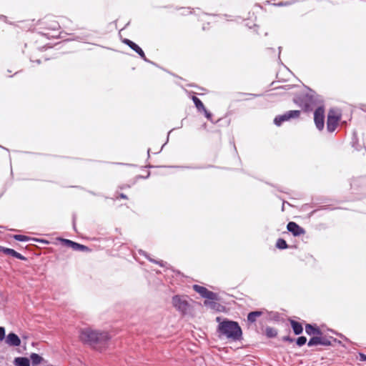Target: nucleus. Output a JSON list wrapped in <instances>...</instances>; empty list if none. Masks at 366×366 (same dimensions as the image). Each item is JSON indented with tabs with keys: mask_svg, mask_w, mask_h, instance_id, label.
<instances>
[{
	"mask_svg": "<svg viewBox=\"0 0 366 366\" xmlns=\"http://www.w3.org/2000/svg\"><path fill=\"white\" fill-rule=\"evenodd\" d=\"M79 338L83 343L87 344L94 350L102 352L107 349L111 335L107 331L86 327L80 330Z\"/></svg>",
	"mask_w": 366,
	"mask_h": 366,
	"instance_id": "nucleus-1",
	"label": "nucleus"
},
{
	"mask_svg": "<svg viewBox=\"0 0 366 366\" xmlns=\"http://www.w3.org/2000/svg\"><path fill=\"white\" fill-rule=\"evenodd\" d=\"M216 320L219 322L217 331L220 337L224 336L233 341L240 339L242 332L237 322L226 320L221 321L219 317Z\"/></svg>",
	"mask_w": 366,
	"mask_h": 366,
	"instance_id": "nucleus-2",
	"label": "nucleus"
},
{
	"mask_svg": "<svg viewBox=\"0 0 366 366\" xmlns=\"http://www.w3.org/2000/svg\"><path fill=\"white\" fill-rule=\"evenodd\" d=\"M172 306L182 314H185L189 307L188 301L185 297L175 295L172 299Z\"/></svg>",
	"mask_w": 366,
	"mask_h": 366,
	"instance_id": "nucleus-3",
	"label": "nucleus"
},
{
	"mask_svg": "<svg viewBox=\"0 0 366 366\" xmlns=\"http://www.w3.org/2000/svg\"><path fill=\"white\" fill-rule=\"evenodd\" d=\"M341 114L338 110L330 109L327 116V127L329 132H334L340 120Z\"/></svg>",
	"mask_w": 366,
	"mask_h": 366,
	"instance_id": "nucleus-4",
	"label": "nucleus"
},
{
	"mask_svg": "<svg viewBox=\"0 0 366 366\" xmlns=\"http://www.w3.org/2000/svg\"><path fill=\"white\" fill-rule=\"evenodd\" d=\"M300 112L298 110H292L286 112L285 114L275 117L274 122L277 126H280L283 122L288 121L291 119L298 118Z\"/></svg>",
	"mask_w": 366,
	"mask_h": 366,
	"instance_id": "nucleus-5",
	"label": "nucleus"
},
{
	"mask_svg": "<svg viewBox=\"0 0 366 366\" xmlns=\"http://www.w3.org/2000/svg\"><path fill=\"white\" fill-rule=\"evenodd\" d=\"M314 120L317 128L322 130L325 126V111L322 107H319L315 110Z\"/></svg>",
	"mask_w": 366,
	"mask_h": 366,
	"instance_id": "nucleus-6",
	"label": "nucleus"
},
{
	"mask_svg": "<svg viewBox=\"0 0 366 366\" xmlns=\"http://www.w3.org/2000/svg\"><path fill=\"white\" fill-rule=\"evenodd\" d=\"M193 289L198 292L199 295H201L203 297L209 299V300H214L215 299V294L212 292L209 291L207 289H206L204 287L199 286V285H194Z\"/></svg>",
	"mask_w": 366,
	"mask_h": 366,
	"instance_id": "nucleus-7",
	"label": "nucleus"
},
{
	"mask_svg": "<svg viewBox=\"0 0 366 366\" xmlns=\"http://www.w3.org/2000/svg\"><path fill=\"white\" fill-rule=\"evenodd\" d=\"M287 229L295 236H299L305 234V230L295 222H290L287 224Z\"/></svg>",
	"mask_w": 366,
	"mask_h": 366,
	"instance_id": "nucleus-8",
	"label": "nucleus"
},
{
	"mask_svg": "<svg viewBox=\"0 0 366 366\" xmlns=\"http://www.w3.org/2000/svg\"><path fill=\"white\" fill-rule=\"evenodd\" d=\"M61 241L74 250L88 251V248L86 246L76 243L69 239H61Z\"/></svg>",
	"mask_w": 366,
	"mask_h": 366,
	"instance_id": "nucleus-9",
	"label": "nucleus"
},
{
	"mask_svg": "<svg viewBox=\"0 0 366 366\" xmlns=\"http://www.w3.org/2000/svg\"><path fill=\"white\" fill-rule=\"evenodd\" d=\"M6 343L9 346H19L21 340L14 333H9L6 337Z\"/></svg>",
	"mask_w": 366,
	"mask_h": 366,
	"instance_id": "nucleus-10",
	"label": "nucleus"
},
{
	"mask_svg": "<svg viewBox=\"0 0 366 366\" xmlns=\"http://www.w3.org/2000/svg\"><path fill=\"white\" fill-rule=\"evenodd\" d=\"M16 366H30V361L27 357H16L14 360Z\"/></svg>",
	"mask_w": 366,
	"mask_h": 366,
	"instance_id": "nucleus-11",
	"label": "nucleus"
},
{
	"mask_svg": "<svg viewBox=\"0 0 366 366\" xmlns=\"http://www.w3.org/2000/svg\"><path fill=\"white\" fill-rule=\"evenodd\" d=\"M0 249L2 250L5 254L11 255L19 259H24V257L21 254L18 253L17 252L12 249L0 247Z\"/></svg>",
	"mask_w": 366,
	"mask_h": 366,
	"instance_id": "nucleus-12",
	"label": "nucleus"
},
{
	"mask_svg": "<svg viewBox=\"0 0 366 366\" xmlns=\"http://www.w3.org/2000/svg\"><path fill=\"white\" fill-rule=\"evenodd\" d=\"M291 325H292V330H293L294 332L296 335H300V333H302V327L301 324H300L297 322H295V321L292 320V321H291Z\"/></svg>",
	"mask_w": 366,
	"mask_h": 366,
	"instance_id": "nucleus-13",
	"label": "nucleus"
},
{
	"mask_svg": "<svg viewBox=\"0 0 366 366\" xmlns=\"http://www.w3.org/2000/svg\"><path fill=\"white\" fill-rule=\"evenodd\" d=\"M305 331L306 332L311 335H320V331L319 329L314 327L311 325H307L305 327Z\"/></svg>",
	"mask_w": 366,
	"mask_h": 366,
	"instance_id": "nucleus-14",
	"label": "nucleus"
},
{
	"mask_svg": "<svg viewBox=\"0 0 366 366\" xmlns=\"http://www.w3.org/2000/svg\"><path fill=\"white\" fill-rule=\"evenodd\" d=\"M32 364L34 365L40 364L43 361V358L36 353H32L30 355Z\"/></svg>",
	"mask_w": 366,
	"mask_h": 366,
	"instance_id": "nucleus-15",
	"label": "nucleus"
},
{
	"mask_svg": "<svg viewBox=\"0 0 366 366\" xmlns=\"http://www.w3.org/2000/svg\"><path fill=\"white\" fill-rule=\"evenodd\" d=\"M261 315H262V312H259V311L249 312L247 316V320H248V321L253 322L256 320V318L257 317H259Z\"/></svg>",
	"mask_w": 366,
	"mask_h": 366,
	"instance_id": "nucleus-16",
	"label": "nucleus"
},
{
	"mask_svg": "<svg viewBox=\"0 0 366 366\" xmlns=\"http://www.w3.org/2000/svg\"><path fill=\"white\" fill-rule=\"evenodd\" d=\"M323 344L322 339L319 337H313L311 338L308 342V346L311 347L313 345H322Z\"/></svg>",
	"mask_w": 366,
	"mask_h": 366,
	"instance_id": "nucleus-17",
	"label": "nucleus"
},
{
	"mask_svg": "<svg viewBox=\"0 0 366 366\" xmlns=\"http://www.w3.org/2000/svg\"><path fill=\"white\" fill-rule=\"evenodd\" d=\"M192 100L198 110H204L203 103L196 97H192Z\"/></svg>",
	"mask_w": 366,
	"mask_h": 366,
	"instance_id": "nucleus-18",
	"label": "nucleus"
},
{
	"mask_svg": "<svg viewBox=\"0 0 366 366\" xmlns=\"http://www.w3.org/2000/svg\"><path fill=\"white\" fill-rule=\"evenodd\" d=\"M265 334L268 337H274L277 335V332L272 327H267L265 330Z\"/></svg>",
	"mask_w": 366,
	"mask_h": 366,
	"instance_id": "nucleus-19",
	"label": "nucleus"
},
{
	"mask_svg": "<svg viewBox=\"0 0 366 366\" xmlns=\"http://www.w3.org/2000/svg\"><path fill=\"white\" fill-rule=\"evenodd\" d=\"M312 104V97L306 96V99L304 101V102L301 103V106L305 107L306 109H307L310 104Z\"/></svg>",
	"mask_w": 366,
	"mask_h": 366,
	"instance_id": "nucleus-20",
	"label": "nucleus"
},
{
	"mask_svg": "<svg viewBox=\"0 0 366 366\" xmlns=\"http://www.w3.org/2000/svg\"><path fill=\"white\" fill-rule=\"evenodd\" d=\"M277 247L279 249H285L287 247L286 242L282 239H279L276 244Z\"/></svg>",
	"mask_w": 366,
	"mask_h": 366,
	"instance_id": "nucleus-21",
	"label": "nucleus"
},
{
	"mask_svg": "<svg viewBox=\"0 0 366 366\" xmlns=\"http://www.w3.org/2000/svg\"><path fill=\"white\" fill-rule=\"evenodd\" d=\"M123 42L124 44H126L127 45H128L133 50H134V49L136 47H137V44H136L135 43H134L133 41H132L129 39H125L123 40Z\"/></svg>",
	"mask_w": 366,
	"mask_h": 366,
	"instance_id": "nucleus-22",
	"label": "nucleus"
},
{
	"mask_svg": "<svg viewBox=\"0 0 366 366\" xmlns=\"http://www.w3.org/2000/svg\"><path fill=\"white\" fill-rule=\"evenodd\" d=\"M134 51H135L137 53H138L142 59H144L145 61H147V59H146L144 51L138 45H137V47H136Z\"/></svg>",
	"mask_w": 366,
	"mask_h": 366,
	"instance_id": "nucleus-23",
	"label": "nucleus"
},
{
	"mask_svg": "<svg viewBox=\"0 0 366 366\" xmlns=\"http://www.w3.org/2000/svg\"><path fill=\"white\" fill-rule=\"evenodd\" d=\"M134 51H135L137 53H138L142 59H144L145 61H147V59H146L144 51L138 45H137V47H136Z\"/></svg>",
	"mask_w": 366,
	"mask_h": 366,
	"instance_id": "nucleus-24",
	"label": "nucleus"
},
{
	"mask_svg": "<svg viewBox=\"0 0 366 366\" xmlns=\"http://www.w3.org/2000/svg\"><path fill=\"white\" fill-rule=\"evenodd\" d=\"M134 51H135L137 53H138L142 59H144L145 61H147V59H146L144 51L138 45H137V47H136Z\"/></svg>",
	"mask_w": 366,
	"mask_h": 366,
	"instance_id": "nucleus-25",
	"label": "nucleus"
},
{
	"mask_svg": "<svg viewBox=\"0 0 366 366\" xmlns=\"http://www.w3.org/2000/svg\"><path fill=\"white\" fill-rule=\"evenodd\" d=\"M14 239L18 241L25 242L29 239V237L26 236H24V235L16 234V235H14Z\"/></svg>",
	"mask_w": 366,
	"mask_h": 366,
	"instance_id": "nucleus-26",
	"label": "nucleus"
},
{
	"mask_svg": "<svg viewBox=\"0 0 366 366\" xmlns=\"http://www.w3.org/2000/svg\"><path fill=\"white\" fill-rule=\"evenodd\" d=\"M306 342H307V339L305 337H300L297 340V344L299 346H302L303 345H305L306 343Z\"/></svg>",
	"mask_w": 366,
	"mask_h": 366,
	"instance_id": "nucleus-27",
	"label": "nucleus"
},
{
	"mask_svg": "<svg viewBox=\"0 0 366 366\" xmlns=\"http://www.w3.org/2000/svg\"><path fill=\"white\" fill-rule=\"evenodd\" d=\"M5 337V330L4 327H0V341L3 340Z\"/></svg>",
	"mask_w": 366,
	"mask_h": 366,
	"instance_id": "nucleus-28",
	"label": "nucleus"
},
{
	"mask_svg": "<svg viewBox=\"0 0 366 366\" xmlns=\"http://www.w3.org/2000/svg\"><path fill=\"white\" fill-rule=\"evenodd\" d=\"M206 116V117L209 119V120H212V114L211 113L208 112L207 111L206 109H204V110H202Z\"/></svg>",
	"mask_w": 366,
	"mask_h": 366,
	"instance_id": "nucleus-29",
	"label": "nucleus"
},
{
	"mask_svg": "<svg viewBox=\"0 0 366 366\" xmlns=\"http://www.w3.org/2000/svg\"><path fill=\"white\" fill-rule=\"evenodd\" d=\"M360 360L361 361H366V355L364 354L360 353Z\"/></svg>",
	"mask_w": 366,
	"mask_h": 366,
	"instance_id": "nucleus-30",
	"label": "nucleus"
},
{
	"mask_svg": "<svg viewBox=\"0 0 366 366\" xmlns=\"http://www.w3.org/2000/svg\"><path fill=\"white\" fill-rule=\"evenodd\" d=\"M39 242H44V243H48V242H47V241H46V240H43V239H41V240H39Z\"/></svg>",
	"mask_w": 366,
	"mask_h": 366,
	"instance_id": "nucleus-31",
	"label": "nucleus"
},
{
	"mask_svg": "<svg viewBox=\"0 0 366 366\" xmlns=\"http://www.w3.org/2000/svg\"><path fill=\"white\" fill-rule=\"evenodd\" d=\"M121 197L122 198H126L125 195H124V194H121Z\"/></svg>",
	"mask_w": 366,
	"mask_h": 366,
	"instance_id": "nucleus-32",
	"label": "nucleus"
},
{
	"mask_svg": "<svg viewBox=\"0 0 366 366\" xmlns=\"http://www.w3.org/2000/svg\"><path fill=\"white\" fill-rule=\"evenodd\" d=\"M159 264H160L161 266H163V263H162V262H159Z\"/></svg>",
	"mask_w": 366,
	"mask_h": 366,
	"instance_id": "nucleus-33",
	"label": "nucleus"
}]
</instances>
